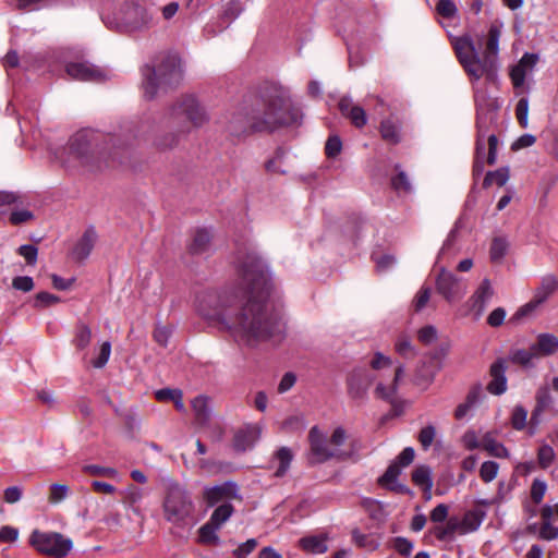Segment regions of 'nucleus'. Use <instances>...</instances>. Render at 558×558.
Here are the masks:
<instances>
[{
    "label": "nucleus",
    "instance_id": "nucleus-1",
    "mask_svg": "<svg viewBox=\"0 0 558 558\" xmlns=\"http://www.w3.org/2000/svg\"><path fill=\"white\" fill-rule=\"evenodd\" d=\"M270 287L265 263L259 257H248L239 282L199 295L196 312L235 341L254 347L280 331L279 323L269 318L264 303Z\"/></svg>",
    "mask_w": 558,
    "mask_h": 558
},
{
    "label": "nucleus",
    "instance_id": "nucleus-2",
    "mask_svg": "<svg viewBox=\"0 0 558 558\" xmlns=\"http://www.w3.org/2000/svg\"><path fill=\"white\" fill-rule=\"evenodd\" d=\"M501 26L493 24L489 27L483 57H480L473 40L469 36L456 38L453 41L457 58L468 76L476 83L473 86L478 116L489 113L498 108L497 100L486 95V92L477 86L481 78L494 84L497 81V56L499 52V38ZM482 117H478V125Z\"/></svg>",
    "mask_w": 558,
    "mask_h": 558
},
{
    "label": "nucleus",
    "instance_id": "nucleus-3",
    "mask_svg": "<svg viewBox=\"0 0 558 558\" xmlns=\"http://www.w3.org/2000/svg\"><path fill=\"white\" fill-rule=\"evenodd\" d=\"M109 28L125 34H141L155 25L154 13L140 0H123L116 11L105 19Z\"/></svg>",
    "mask_w": 558,
    "mask_h": 558
},
{
    "label": "nucleus",
    "instance_id": "nucleus-4",
    "mask_svg": "<svg viewBox=\"0 0 558 558\" xmlns=\"http://www.w3.org/2000/svg\"><path fill=\"white\" fill-rule=\"evenodd\" d=\"M349 436L342 427H336L329 439H326L317 427L311 428L308 434L311 462L318 463L331 458H345L348 453L341 449V446L345 444Z\"/></svg>",
    "mask_w": 558,
    "mask_h": 558
},
{
    "label": "nucleus",
    "instance_id": "nucleus-5",
    "mask_svg": "<svg viewBox=\"0 0 558 558\" xmlns=\"http://www.w3.org/2000/svg\"><path fill=\"white\" fill-rule=\"evenodd\" d=\"M371 368L376 373L374 378L378 379L375 393L381 399H391L398 390V385L404 375V367L399 364L392 369V361L381 352H375L369 360Z\"/></svg>",
    "mask_w": 558,
    "mask_h": 558
},
{
    "label": "nucleus",
    "instance_id": "nucleus-6",
    "mask_svg": "<svg viewBox=\"0 0 558 558\" xmlns=\"http://www.w3.org/2000/svg\"><path fill=\"white\" fill-rule=\"evenodd\" d=\"M143 92L147 99H153L159 89L178 83L181 78V65L174 58H169L156 69L143 70Z\"/></svg>",
    "mask_w": 558,
    "mask_h": 558
},
{
    "label": "nucleus",
    "instance_id": "nucleus-7",
    "mask_svg": "<svg viewBox=\"0 0 558 558\" xmlns=\"http://www.w3.org/2000/svg\"><path fill=\"white\" fill-rule=\"evenodd\" d=\"M31 545L41 554L62 558L65 557L73 547L69 537L56 532L34 531L29 537Z\"/></svg>",
    "mask_w": 558,
    "mask_h": 558
},
{
    "label": "nucleus",
    "instance_id": "nucleus-8",
    "mask_svg": "<svg viewBox=\"0 0 558 558\" xmlns=\"http://www.w3.org/2000/svg\"><path fill=\"white\" fill-rule=\"evenodd\" d=\"M162 507L166 520L175 524L185 521L193 512L192 501L178 486L168 490Z\"/></svg>",
    "mask_w": 558,
    "mask_h": 558
},
{
    "label": "nucleus",
    "instance_id": "nucleus-9",
    "mask_svg": "<svg viewBox=\"0 0 558 558\" xmlns=\"http://www.w3.org/2000/svg\"><path fill=\"white\" fill-rule=\"evenodd\" d=\"M493 295L494 289L490 281L484 279L468 301L459 307L458 315L460 317L471 316L474 320L480 319Z\"/></svg>",
    "mask_w": 558,
    "mask_h": 558
},
{
    "label": "nucleus",
    "instance_id": "nucleus-10",
    "mask_svg": "<svg viewBox=\"0 0 558 558\" xmlns=\"http://www.w3.org/2000/svg\"><path fill=\"white\" fill-rule=\"evenodd\" d=\"M483 517L476 511H468L463 518L451 517L445 525L438 526L435 534L439 539H446L453 534H466L477 530L482 523Z\"/></svg>",
    "mask_w": 558,
    "mask_h": 558
},
{
    "label": "nucleus",
    "instance_id": "nucleus-11",
    "mask_svg": "<svg viewBox=\"0 0 558 558\" xmlns=\"http://www.w3.org/2000/svg\"><path fill=\"white\" fill-rule=\"evenodd\" d=\"M436 290L447 302L454 303L465 295L468 284L452 272L441 269L436 279Z\"/></svg>",
    "mask_w": 558,
    "mask_h": 558
},
{
    "label": "nucleus",
    "instance_id": "nucleus-12",
    "mask_svg": "<svg viewBox=\"0 0 558 558\" xmlns=\"http://www.w3.org/2000/svg\"><path fill=\"white\" fill-rule=\"evenodd\" d=\"M172 114L175 118L184 117L195 128H199L208 121L205 109L193 96L180 98L172 109Z\"/></svg>",
    "mask_w": 558,
    "mask_h": 558
},
{
    "label": "nucleus",
    "instance_id": "nucleus-13",
    "mask_svg": "<svg viewBox=\"0 0 558 558\" xmlns=\"http://www.w3.org/2000/svg\"><path fill=\"white\" fill-rule=\"evenodd\" d=\"M203 498L209 507L231 504L233 500H241L239 488L233 482H225L219 485L205 487Z\"/></svg>",
    "mask_w": 558,
    "mask_h": 558
},
{
    "label": "nucleus",
    "instance_id": "nucleus-14",
    "mask_svg": "<svg viewBox=\"0 0 558 558\" xmlns=\"http://www.w3.org/2000/svg\"><path fill=\"white\" fill-rule=\"evenodd\" d=\"M374 379V375L369 369L365 367L354 368L347 379L350 397L354 400H364Z\"/></svg>",
    "mask_w": 558,
    "mask_h": 558
},
{
    "label": "nucleus",
    "instance_id": "nucleus-15",
    "mask_svg": "<svg viewBox=\"0 0 558 558\" xmlns=\"http://www.w3.org/2000/svg\"><path fill=\"white\" fill-rule=\"evenodd\" d=\"M92 147V142L89 138L88 132H78L76 133L70 141L69 147H68V157L56 156V159H58L63 165H71L74 159H84Z\"/></svg>",
    "mask_w": 558,
    "mask_h": 558
},
{
    "label": "nucleus",
    "instance_id": "nucleus-16",
    "mask_svg": "<svg viewBox=\"0 0 558 558\" xmlns=\"http://www.w3.org/2000/svg\"><path fill=\"white\" fill-rule=\"evenodd\" d=\"M549 389L550 387L548 385H543L536 391V404L530 418L531 435L535 433L536 427L539 425L542 421V414L553 405L554 399Z\"/></svg>",
    "mask_w": 558,
    "mask_h": 558
},
{
    "label": "nucleus",
    "instance_id": "nucleus-17",
    "mask_svg": "<svg viewBox=\"0 0 558 558\" xmlns=\"http://www.w3.org/2000/svg\"><path fill=\"white\" fill-rule=\"evenodd\" d=\"M263 426L260 424H247L239 429L234 436V446L238 450L252 448L260 438Z\"/></svg>",
    "mask_w": 558,
    "mask_h": 558
},
{
    "label": "nucleus",
    "instance_id": "nucleus-18",
    "mask_svg": "<svg viewBox=\"0 0 558 558\" xmlns=\"http://www.w3.org/2000/svg\"><path fill=\"white\" fill-rule=\"evenodd\" d=\"M66 73L75 80L101 81L105 74L98 68L88 63H70L66 65Z\"/></svg>",
    "mask_w": 558,
    "mask_h": 558
},
{
    "label": "nucleus",
    "instance_id": "nucleus-19",
    "mask_svg": "<svg viewBox=\"0 0 558 558\" xmlns=\"http://www.w3.org/2000/svg\"><path fill=\"white\" fill-rule=\"evenodd\" d=\"M537 62V57L532 53H525L510 71V77L514 87H521L524 84L525 76L532 72Z\"/></svg>",
    "mask_w": 558,
    "mask_h": 558
},
{
    "label": "nucleus",
    "instance_id": "nucleus-20",
    "mask_svg": "<svg viewBox=\"0 0 558 558\" xmlns=\"http://www.w3.org/2000/svg\"><path fill=\"white\" fill-rule=\"evenodd\" d=\"M339 109L356 128H362L366 124L367 118L364 109L353 105L350 98H342L339 102Z\"/></svg>",
    "mask_w": 558,
    "mask_h": 558
},
{
    "label": "nucleus",
    "instance_id": "nucleus-21",
    "mask_svg": "<svg viewBox=\"0 0 558 558\" xmlns=\"http://www.w3.org/2000/svg\"><path fill=\"white\" fill-rule=\"evenodd\" d=\"M492 380L487 389L493 395H501L507 390V379L505 376V366L501 362H496L490 367Z\"/></svg>",
    "mask_w": 558,
    "mask_h": 558
},
{
    "label": "nucleus",
    "instance_id": "nucleus-22",
    "mask_svg": "<svg viewBox=\"0 0 558 558\" xmlns=\"http://www.w3.org/2000/svg\"><path fill=\"white\" fill-rule=\"evenodd\" d=\"M97 234L93 229H87L73 248L75 259H85L94 248Z\"/></svg>",
    "mask_w": 558,
    "mask_h": 558
},
{
    "label": "nucleus",
    "instance_id": "nucleus-23",
    "mask_svg": "<svg viewBox=\"0 0 558 558\" xmlns=\"http://www.w3.org/2000/svg\"><path fill=\"white\" fill-rule=\"evenodd\" d=\"M327 541L326 534L310 535L300 539V547L308 554H324L328 549Z\"/></svg>",
    "mask_w": 558,
    "mask_h": 558
},
{
    "label": "nucleus",
    "instance_id": "nucleus-24",
    "mask_svg": "<svg viewBox=\"0 0 558 558\" xmlns=\"http://www.w3.org/2000/svg\"><path fill=\"white\" fill-rule=\"evenodd\" d=\"M482 448L494 458H509L508 449L496 439L495 435L492 432H486L482 436Z\"/></svg>",
    "mask_w": 558,
    "mask_h": 558
},
{
    "label": "nucleus",
    "instance_id": "nucleus-25",
    "mask_svg": "<svg viewBox=\"0 0 558 558\" xmlns=\"http://www.w3.org/2000/svg\"><path fill=\"white\" fill-rule=\"evenodd\" d=\"M122 495V504L133 511L134 514L140 515L141 510L138 504L142 501L144 497V492L142 488L135 485H129L123 492Z\"/></svg>",
    "mask_w": 558,
    "mask_h": 558
},
{
    "label": "nucleus",
    "instance_id": "nucleus-26",
    "mask_svg": "<svg viewBox=\"0 0 558 558\" xmlns=\"http://www.w3.org/2000/svg\"><path fill=\"white\" fill-rule=\"evenodd\" d=\"M557 288L558 278L554 275H547L543 277L541 284L536 288L533 299L542 305Z\"/></svg>",
    "mask_w": 558,
    "mask_h": 558
},
{
    "label": "nucleus",
    "instance_id": "nucleus-27",
    "mask_svg": "<svg viewBox=\"0 0 558 558\" xmlns=\"http://www.w3.org/2000/svg\"><path fill=\"white\" fill-rule=\"evenodd\" d=\"M402 468L395 461L392 462L384 475L379 478V483L391 490L403 493L405 487L397 482L398 476L401 473Z\"/></svg>",
    "mask_w": 558,
    "mask_h": 558
},
{
    "label": "nucleus",
    "instance_id": "nucleus-28",
    "mask_svg": "<svg viewBox=\"0 0 558 558\" xmlns=\"http://www.w3.org/2000/svg\"><path fill=\"white\" fill-rule=\"evenodd\" d=\"M379 132H380V135H381L383 140L388 142V143H391V144L399 143V141L401 138V136H400V123L393 117H389L387 119H384L380 122Z\"/></svg>",
    "mask_w": 558,
    "mask_h": 558
},
{
    "label": "nucleus",
    "instance_id": "nucleus-29",
    "mask_svg": "<svg viewBox=\"0 0 558 558\" xmlns=\"http://www.w3.org/2000/svg\"><path fill=\"white\" fill-rule=\"evenodd\" d=\"M292 459L293 454L289 448H280L272 459V465L276 468L275 474L277 476H283L289 470Z\"/></svg>",
    "mask_w": 558,
    "mask_h": 558
},
{
    "label": "nucleus",
    "instance_id": "nucleus-30",
    "mask_svg": "<svg viewBox=\"0 0 558 558\" xmlns=\"http://www.w3.org/2000/svg\"><path fill=\"white\" fill-rule=\"evenodd\" d=\"M539 356L550 355L558 350V338L550 333H542L533 344Z\"/></svg>",
    "mask_w": 558,
    "mask_h": 558
},
{
    "label": "nucleus",
    "instance_id": "nucleus-31",
    "mask_svg": "<svg viewBox=\"0 0 558 558\" xmlns=\"http://www.w3.org/2000/svg\"><path fill=\"white\" fill-rule=\"evenodd\" d=\"M412 481L415 485L420 486L424 492L430 493L433 487L432 471L426 465L417 466L412 473Z\"/></svg>",
    "mask_w": 558,
    "mask_h": 558
},
{
    "label": "nucleus",
    "instance_id": "nucleus-32",
    "mask_svg": "<svg viewBox=\"0 0 558 558\" xmlns=\"http://www.w3.org/2000/svg\"><path fill=\"white\" fill-rule=\"evenodd\" d=\"M539 305L541 304L535 302V300L532 298L531 301L517 310V312L510 317L509 322L513 325L522 324L525 319L534 316Z\"/></svg>",
    "mask_w": 558,
    "mask_h": 558
},
{
    "label": "nucleus",
    "instance_id": "nucleus-33",
    "mask_svg": "<svg viewBox=\"0 0 558 558\" xmlns=\"http://www.w3.org/2000/svg\"><path fill=\"white\" fill-rule=\"evenodd\" d=\"M192 408L198 424L204 425L209 418L208 398L198 396L193 399Z\"/></svg>",
    "mask_w": 558,
    "mask_h": 558
},
{
    "label": "nucleus",
    "instance_id": "nucleus-34",
    "mask_svg": "<svg viewBox=\"0 0 558 558\" xmlns=\"http://www.w3.org/2000/svg\"><path fill=\"white\" fill-rule=\"evenodd\" d=\"M511 490L512 485L509 482L504 480L499 481L495 496L488 500L481 501V504L484 506L499 505L509 498Z\"/></svg>",
    "mask_w": 558,
    "mask_h": 558
},
{
    "label": "nucleus",
    "instance_id": "nucleus-35",
    "mask_svg": "<svg viewBox=\"0 0 558 558\" xmlns=\"http://www.w3.org/2000/svg\"><path fill=\"white\" fill-rule=\"evenodd\" d=\"M499 473V464L496 461H484L478 469V476L483 483L489 484L497 478Z\"/></svg>",
    "mask_w": 558,
    "mask_h": 558
},
{
    "label": "nucleus",
    "instance_id": "nucleus-36",
    "mask_svg": "<svg viewBox=\"0 0 558 558\" xmlns=\"http://www.w3.org/2000/svg\"><path fill=\"white\" fill-rule=\"evenodd\" d=\"M539 354L534 345L529 349L518 350L512 354V361L525 367L533 366L534 360L538 359Z\"/></svg>",
    "mask_w": 558,
    "mask_h": 558
},
{
    "label": "nucleus",
    "instance_id": "nucleus-37",
    "mask_svg": "<svg viewBox=\"0 0 558 558\" xmlns=\"http://www.w3.org/2000/svg\"><path fill=\"white\" fill-rule=\"evenodd\" d=\"M83 471L93 476H104L120 481V474L114 468L101 466L98 464H85Z\"/></svg>",
    "mask_w": 558,
    "mask_h": 558
},
{
    "label": "nucleus",
    "instance_id": "nucleus-38",
    "mask_svg": "<svg viewBox=\"0 0 558 558\" xmlns=\"http://www.w3.org/2000/svg\"><path fill=\"white\" fill-rule=\"evenodd\" d=\"M211 240V234L206 229H199L195 232L193 241L191 243V250L193 253H202L207 250Z\"/></svg>",
    "mask_w": 558,
    "mask_h": 558
},
{
    "label": "nucleus",
    "instance_id": "nucleus-39",
    "mask_svg": "<svg viewBox=\"0 0 558 558\" xmlns=\"http://www.w3.org/2000/svg\"><path fill=\"white\" fill-rule=\"evenodd\" d=\"M233 511L231 504L219 505L211 513L209 521L221 527L231 518Z\"/></svg>",
    "mask_w": 558,
    "mask_h": 558
},
{
    "label": "nucleus",
    "instance_id": "nucleus-40",
    "mask_svg": "<svg viewBox=\"0 0 558 558\" xmlns=\"http://www.w3.org/2000/svg\"><path fill=\"white\" fill-rule=\"evenodd\" d=\"M219 529L220 527L213 524L211 521H208L198 531L199 542L203 544H217L219 542V537L217 535V531Z\"/></svg>",
    "mask_w": 558,
    "mask_h": 558
},
{
    "label": "nucleus",
    "instance_id": "nucleus-41",
    "mask_svg": "<svg viewBox=\"0 0 558 558\" xmlns=\"http://www.w3.org/2000/svg\"><path fill=\"white\" fill-rule=\"evenodd\" d=\"M509 180V169L500 168L496 171L488 172L484 179V185L489 186L496 184L498 186H504Z\"/></svg>",
    "mask_w": 558,
    "mask_h": 558
},
{
    "label": "nucleus",
    "instance_id": "nucleus-42",
    "mask_svg": "<svg viewBox=\"0 0 558 558\" xmlns=\"http://www.w3.org/2000/svg\"><path fill=\"white\" fill-rule=\"evenodd\" d=\"M555 458H556V453L551 446H549L547 444H543L538 448L537 461L542 469L549 468L551 465V463L554 462Z\"/></svg>",
    "mask_w": 558,
    "mask_h": 558
},
{
    "label": "nucleus",
    "instance_id": "nucleus-43",
    "mask_svg": "<svg viewBox=\"0 0 558 558\" xmlns=\"http://www.w3.org/2000/svg\"><path fill=\"white\" fill-rule=\"evenodd\" d=\"M110 354L111 343L109 341L102 342L97 350L96 357L90 361L92 365L95 368H102L109 361Z\"/></svg>",
    "mask_w": 558,
    "mask_h": 558
},
{
    "label": "nucleus",
    "instance_id": "nucleus-44",
    "mask_svg": "<svg viewBox=\"0 0 558 558\" xmlns=\"http://www.w3.org/2000/svg\"><path fill=\"white\" fill-rule=\"evenodd\" d=\"M69 486L64 484L54 483L49 487L48 501L50 504H59L64 500L69 495Z\"/></svg>",
    "mask_w": 558,
    "mask_h": 558
},
{
    "label": "nucleus",
    "instance_id": "nucleus-45",
    "mask_svg": "<svg viewBox=\"0 0 558 558\" xmlns=\"http://www.w3.org/2000/svg\"><path fill=\"white\" fill-rule=\"evenodd\" d=\"M461 445L466 450H475L482 447V437L480 438L474 429H468L460 439Z\"/></svg>",
    "mask_w": 558,
    "mask_h": 558
},
{
    "label": "nucleus",
    "instance_id": "nucleus-46",
    "mask_svg": "<svg viewBox=\"0 0 558 558\" xmlns=\"http://www.w3.org/2000/svg\"><path fill=\"white\" fill-rule=\"evenodd\" d=\"M508 242L504 238H496L493 240L490 246V258L494 262H499L504 258L508 251Z\"/></svg>",
    "mask_w": 558,
    "mask_h": 558
},
{
    "label": "nucleus",
    "instance_id": "nucleus-47",
    "mask_svg": "<svg viewBox=\"0 0 558 558\" xmlns=\"http://www.w3.org/2000/svg\"><path fill=\"white\" fill-rule=\"evenodd\" d=\"M527 411L522 405H515L511 414L512 427L517 430H522L526 426Z\"/></svg>",
    "mask_w": 558,
    "mask_h": 558
},
{
    "label": "nucleus",
    "instance_id": "nucleus-48",
    "mask_svg": "<svg viewBox=\"0 0 558 558\" xmlns=\"http://www.w3.org/2000/svg\"><path fill=\"white\" fill-rule=\"evenodd\" d=\"M289 123V121L281 117L272 107H269L268 111L265 113V119L262 125H256L255 128L262 130L264 128H272L277 124Z\"/></svg>",
    "mask_w": 558,
    "mask_h": 558
},
{
    "label": "nucleus",
    "instance_id": "nucleus-49",
    "mask_svg": "<svg viewBox=\"0 0 558 558\" xmlns=\"http://www.w3.org/2000/svg\"><path fill=\"white\" fill-rule=\"evenodd\" d=\"M396 351L404 357H412L416 354L415 348L407 336H400L395 344Z\"/></svg>",
    "mask_w": 558,
    "mask_h": 558
},
{
    "label": "nucleus",
    "instance_id": "nucleus-50",
    "mask_svg": "<svg viewBox=\"0 0 558 558\" xmlns=\"http://www.w3.org/2000/svg\"><path fill=\"white\" fill-rule=\"evenodd\" d=\"M515 117L522 128L529 125V100L527 98H521L515 108Z\"/></svg>",
    "mask_w": 558,
    "mask_h": 558
},
{
    "label": "nucleus",
    "instance_id": "nucleus-51",
    "mask_svg": "<svg viewBox=\"0 0 558 558\" xmlns=\"http://www.w3.org/2000/svg\"><path fill=\"white\" fill-rule=\"evenodd\" d=\"M58 302H60L59 296L48 292H39L35 296L34 306L43 308L56 304Z\"/></svg>",
    "mask_w": 558,
    "mask_h": 558
},
{
    "label": "nucleus",
    "instance_id": "nucleus-52",
    "mask_svg": "<svg viewBox=\"0 0 558 558\" xmlns=\"http://www.w3.org/2000/svg\"><path fill=\"white\" fill-rule=\"evenodd\" d=\"M437 336V329L432 325L425 326L417 331V338L424 344L433 343L436 341Z\"/></svg>",
    "mask_w": 558,
    "mask_h": 558
},
{
    "label": "nucleus",
    "instance_id": "nucleus-53",
    "mask_svg": "<svg viewBox=\"0 0 558 558\" xmlns=\"http://www.w3.org/2000/svg\"><path fill=\"white\" fill-rule=\"evenodd\" d=\"M430 299V289L421 288L413 300V306L416 312L422 311Z\"/></svg>",
    "mask_w": 558,
    "mask_h": 558
},
{
    "label": "nucleus",
    "instance_id": "nucleus-54",
    "mask_svg": "<svg viewBox=\"0 0 558 558\" xmlns=\"http://www.w3.org/2000/svg\"><path fill=\"white\" fill-rule=\"evenodd\" d=\"M547 485L542 480H534L531 487V498L534 502L539 504L545 496Z\"/></svg>",
    "mask_w": 558,
    "mask_h": 558
},
{
    "label": "nucleus",
    "instance_id": "nucleus-55",
    "mask_svg": "<svg viewBox=\"0 0 558 558\" xmlns=\"http://www.w3.org/2000/svg\"><path fill=\"white\" fill-rule=\"evenodd\" d=\"M437 12L444 17H452L457 13V7L452 0H439Z\"/></svg>",
    "mask_w": 558,
    "mask_h": 558
},
{
    "label": "nucleus",
    "instance_id": "nucleus-56",
    "mask_svg": "<svg viewBox=\"0 0 558 558\" xmlns=\"http://www.w3.org/2000/svg\"><path fill=\"white\" fill-rule=\"evenodd\" d=\"M92 340V331L88 327L82 326L75 336V344L80 349L86 348Z\"/></svg>",
    "mask_w": 558,
    "mask_h": 558
},
{
    "label": "nucleus",
    "instance_id": "nucleus-57",
    "mask_svg": "<svg viewBox=\"0 0 558 558\" xmlns=\"http://www.w3.org/2000/svg\"><path fill=\"white\" fill-rule=\"evenodd\" d=\"M436 430L433 426H426L418 434V441L424 449H427L434 441Z\"/></svg>",
    "mask_w": 558,
    "mask_h": 558
},
{
    "label": "nucleus",
    "instance_id": "nucleus-58",
    "mask_svg": "<svg viewBox=\"0 0 558 558\" xmlns=\"http://www.w3.org/2000/svg\"><path fill=\"white\" fill-rule=\"evenodd\" d=\"M19 254L25 258L27 264L35 265L37 260L38 250L34 245L26 244L19 247Z\"/></svg>",
    "mask_w": 558,
    "mask_h": 558
},
{
    "label": "nucleus",
    "instance_id": "nucleus-59",
    "mask_svg": "<svg viewBox=\"0 0 558 558\" xmlns=\"http://www.w3.org/2000/svg\"><path fill=\"white\" fill-rule=\"evenodd\" d=\"M257 546V541L255 538H250L246 542L242 543L234 551L233 555L236 558H246Z\"/></svg>",
    "mask_w": 558,
    "mask_h": 558
},
{
    "label": "nucleus",
    "instance_id": "nucleus-60",
    "mask_svg": "<svg viewBox=\"0 0 558 558\" xmlns=\"http://www.w3.org/2000/svg\"><path fill=\"white\" fill-rule=\"evenodd\" d=\"M171 332L172 330L168 326H157L154 330V339L158 344L166 347L170 339Z\"/></svg>",
    "mask_w": 558,
    "mask_h": 558
},
{
    "label": "nucleus",
    "instance_id": "nucleus-61",
    "mask_svg": "<svg viewBox=\"0 0 558 558\" xmlns=\"http://www.w3.org/2000/svg\"><path fill=\"white\" fill-rule=\"evenodd\" d=\"M506 311L502 307H497L490 312V314L487 317V324L490 327H499L504 324L506 318Z\"/></svg>",
    "mask_w": 558,
    "mask_h": 558
},
{
    "label": "nucleus",
    "instance_id": "nucleus-62",
    "mask_svg": "<svg viewBox=\"0 0 558 558\" xmlns=\"http://www.w3.org/2000/svg\"><path fill=\"white\" fill-rule=\"evenodd\" d=\"M12 287L16 290L28 292L34 288V281L28 276H19L12 280Z\"/></svg>",
    "mask_w": 558,
    "mask_h": 558
},
{
    "label": "nucleus",
    "instance_id": "nucleus-63",
    "mask_svg": "<svg viewBox=\"0 0 558 558\" xmlns=\"http://www.w3.org/2000/svg\"><path fill=\"white\" fill-rule=\"evenodd\" d=\"M449 507L445 504H439L430 512V520L434 523H444L448 518Z\"/></svg>",
    "mask_w": 558,
    "mask_h": 558
},
{
    "label": "nucleus",
    "instance_id": "nucleus-64",
    "mask_svg": "<svg viewBox=\"0 0 558 558\" xmlns=\"http://www.w3.org/2000/svg\"><path fill=\"white\" fill-rule=\"evenodd\" d=\"M542 538L551 541L558 537V527L550 523V520H543V525L539 532Z\"/></svg>",
    "mask_w": 558,
    "mask_h": 558
}]
</instances>
